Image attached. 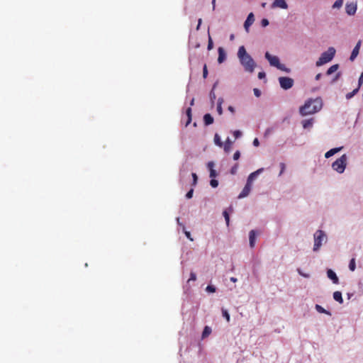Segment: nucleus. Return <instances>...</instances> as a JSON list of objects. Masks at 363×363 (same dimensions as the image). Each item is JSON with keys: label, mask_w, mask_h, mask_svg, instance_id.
I'll list each match as a JSON object with an SVG mask.
<instances>
[{"label": "nucleus", "mask_w": 363, "mask_h": 363, "mask_svg": "<svg viewBox=\"0 0 363 363\" xmlns=\"http://www.w3.org/2000/svg\"><path fill=\"white\" fill-rule=\"evenodd\" d=\"M237 55L245 71L252 73L256 67V63L253 58L247 52L243 45L239 48Z\"/></svg>", "instance_id": "nucleus-1"}, {"label": "nucleus", "mask_w": 363, "mask_h": 363, "mask_svg": "<svg viewBox=\"0 0 363 363\" xmlns=\"http://www.w3.org/2000/svg\"><path fill=\"white\" fill-rule=\"evenodd\" d=\"M322 108V102L320 99H310L305 103V104L300 108V113L302 116H306L310 114H313L318 111H320Z\"/></svg>", "instance_id": "nucleus-2"}, {"label": "nucleus", "mask_w": 363, "mask_h": 363, "mask_svg": "<svg viewBox=\"0 0 363 363\" xmlns=\"http://www.w3.org/2000/svg\"><path fill=\"white\" fill-rule=\"evenodd\" d=\"M335 52L336 51L334 48H329L327 51L321 54L320 57L315 63L316 66L320 67L325 63L330 62L333 59L335 55Z\"/></svg>", "instance_id": "nucleus-3"}, {"label": "nucleus", "mask_w": 363, "mask_h": 363, "mask_svg": "<svg viewBox=\"0 0 363 363\" xmlns=\"http://www.w3.org/2000/svg\"><path fill=\"white\" fill-rule=\"evenodd\" d=\"M314 245L313 250L318 251L322 245L323 242H326L327 237L325 233L321 230H318L314 233Z\"/></svg>", "instance_id": "nucleus-4"}, {"label": "nucleus", "mask_w": 363, "mask_h": 363, "mask_svg": "<svg viewBox=\"0 0 363 363\" xmlns=\"http://www.w3.org/2000/svg\"><path fill=\"white\" fill-rule=\"evenodd\" d=\"M347 159L346 155H342L332 164L333 169L338 173H342L347 165Z\"/></svg>", "instance_id": "nucleus-5"}, {"label": "nucleus", "mask_w": 363, "mask_h": 363, "mask_svg": "<svg viewBox=\"0 0 363 363\" xmlns=\"http://www.w3.org/2000/svg\"><path fill=\"white\" fill-rule=\"evenodd\" d=\"M279 82L280 86L284 90L291 89L294 84V79L288 77H280L279 78Z\"/></svg>", "instance_id": "nucleus-6"}, {"label": "nucleus", "mask_w": 363, "mask_h": 363, "mask_svg": "<svg viewBox=\"0 0 363 363\" xmlns=\"http://www.w3.org/2000/svg\"><path fill=\"white\" fill-rule=\"evenodd\" d=\"M265 57L269 61L271 66L277 67L278 65H279V59L277 56H273L269 54V52H267L265 53Z\"/></svg>", "instance_id": "nucleus-7"}, {"label": "nucleus", "mask_w": 363, "mask_h": 363, "mask_svg": "<svg viewBox=\"0 0 363 363\" xmlns=\"http://www.w3.org/2000/svg\"><path fill=\"white\" fill-rule=\"evenodd\" d=\"M357 4L354 2L347 3L345 6V11L348 15H354L357 11Z\"/></svg>", "instance_id": "nucleus-8"}, {"label": "nucleus", "mask_w": 363, "mask_h": 363, "mask_svg": "<svg viewBox=\"0 0 363 363\" xmlns=\"http://www.w3.org/2000/svg\"><path fill=\"white\" fill-rule=\"evenodd\" d=\"M361 43H362L361 40H359L357 42V43L356 44L355 47L354 48V49L351 53L350 57V60L351 61H354L355 60V58L357 57V55H359V49L361 47Z\"/></svg>", "instance_id": "nucleus-9"}, {"label": "nucleus", "mask_w": 363, "mask_h": 363, "mask_svg": "<svg viewBox=\"0 0 363 363\" xmlns=\"http://www.w3.org/2000/svg\"><path fill=\"white\" fill-rule=\"evenodd\" d=\"M251 189H252V184L247 182L245 187L243 188V189L239 194L238 198L242 199V198H244V197H246L247 196H248V194H250V192L251 191Z\"/></svg>", "instance_id": "nucleus-10"}, {"label": "nucleus", "mask_w": 363, "mask_h": 363, "mask_svg": "<svg viewBox=\"0 0 363 363\" xmlns=\"http://www.w3.org/2000/svg\"><path fill=\"white\" fill-rule=\"evenodd\" d=\"M276 7L286 9L288 8V5L285 0H275L272 4V8Z\"/></svg>", "instance_id": "nucleus-11"}, {"label": "nucleus", "mask_w": 363, "mask_h": 363, "mask_svg": "<svg viewBox=\"0 0 363 363\" xmlns=\"http://www.w3.org/2000/svg\"><path fill=\"white\" fill-rule=\"evenodd\" d=\"M264 171L263 168L258 169L255 172L251 173L247 178V182L252 184L253 181L255 179V178L262 172Z\"/></svg>", "instance_id": "nucleus-12"}, {"label": "nucleus", "mask_w": 363, "mask_h": 363, "mask_svg": "<svg viewBox=\"0 0 363 363\" xmlns=\"http://www.w3.org/2000/svg\"><path fill=\"white\" fill-rule=\"evenodd\" d=\"M218 62L219 64H221L226 59V53L225 52V50L222 47L218 48Z\"/></svg>", "instance_id": "nucleus-13"}, {"label": "nucleus", "mask_w": 363, "mask_h": 363, "mask_svg": "<svg viewBox=\"0 0 363 363\" xmlns=\"http://www.w3.org/2000/svg\"><path fill=\"white\" fill-rule=\"evenodd\" d=\"M254 14L252 13H250L244 23V27L247 31H248L249 27L254 23Z\"/></svg>", "instance_id": "nucleus-14"}, {"label": "nucleus", "mask_w": 363, "mask_h": 363, "mask_svg": "<svg viewBox=\"0 0 363 363\" xmlns=\"http://www.w3.org/2000/svg\"><path fill=\"white\" fill-rule=\"evenodd\" d=\"M327 275H328V277L330 279H331L334 284H337L339 283L338 277H337L336 274L332 269H328L327 271Z\"/></svg>", "instance_id": "nucleus-15"}, {"label": "nucleus", "mask_w": 363, "mask_h": 363, "mask_svg": "<svg viewBox=\"0 0 363 363\" xmlns=\"http://www.w3.org/2000/svg\"><path fill=\"white\" fill-rule=\"evenodd\" d=\"M215 164L213 162H208L207 164V167L210 171V177L213 178L217 176L216 170L213 169Z\"/></svg>", "instance_id": "nucleus-16"}, {"label": "nucleus", "mask_w": 363, "mask_h": 363, "mask_svg": "<svg viewBox=\"0 0 363 363\" xmlns=\"http://www.w3.org/2000/svg\"><path fill=\"white\" fill-rule=\"evenodd\" d=\"M342 149V147H335V148L330 149L329 151H328V152L325 154V158H329V157H330L331 156H333V155H335V154H336L337 152H340Z\"/></svg>", "instance_id": "nucleus-17"}, {"label": "nucleus", "mask_w": 363, "mask_h": 363, "mask_svg": "<svg viewBox=\"0 0 363 363\" xmlns=\"http://www.w3.org/2000/svg\"><path fill=\"white\" fill-rule=\"evenodd\" d=\"M255 239H256L255 231L254 230H252L250 232V234H249L250 246L251 247H255Z\"/></svg>", "instance_id": "nucleus-18"}, {"label": "nucleus", "mask_w": 363, "mask_h": 363, "mask_svg": "<svg viewBox=\"0 0 363 363\" xmlns=\"http://www.w3.org/2000/svg\"><path fill=\"white\" fill-rule=\"evenodd\" d=\"M203 122L206 125H209L213 123V118L210 113H206L203 116Z\"/></svg>", "instance_id": "nucleus-19"}, {"label": "nucleus", "mask_w": 363, "mask_h": 363, "mask_svg": "<svg viewBox=\"0 0 363 363\" xmlns=\"http://www.w3.org/2000/svg\"><path fill=\"white\" fill-rule=\"evenodd\" d=\"M333 298L339 302L340 303H343V299H342V293L340 291H335L333 293Z\"/></svg>", "instance_id": "nucleus-20"}, {"label": "nucleus", "mask_w": 363, "mask_h": 363, "mask_svg": "<svg viewBox=\"0 0 363 363\" xmlns=\"http://www.w3.org/2000/svg\"><path fill=\"white\" fill-rule=\"evenodd\" d=\"M191 111H191V107L188 108L186 109V115L187 116V121H186V126H187L191 122V117H192Z\"/></svg>", "instance_id": "nucleus-21"}, {"label": "nucleus", "mask_w": 363, "mask_h": 363, "mask_svg": "<svg viewBox=\"0 0 363 363\" xmlns=\"http://www.w3.org/2000/svg\"><path fill=\"white\" fill-rule=\"evenodd\" d=\"M211 328L209 326H205L202 333V338L204 339L207 337L211 333Z\"/></svg>", "instance_id": "nucleus-22"}, {"label": "nucleus", "mask_w": 363, "mask_h": 363, "mask_svg": "<svg viewBox=\"0 0 363 363\" xmlns=\"http://www.w3.org/2000/svg\"><path fill=\"white\" fill-rule=\"evenodd\" d=\"M339 65L337 64L332 65L329 69L327 70L326 74L327 75H330L331 74L334 73L338 69Z\"/></svg>", "instance_id": "nucleus-23"}, {"label": "nucleus", "mask_w": 363, "mask_h": 363, "mask_svg": "<svg viewBox=\"0 0 363 363\" xmlns=\"http://www.w3.org/2000/svg\"><path fill=\"white\" fill-rule=\"evenodd\" d=\"M232 143H233L232 141L229 138H228L226 140L224 147H223L225 152H228L230 150Z\"/></svg>", "instance_id": "nucleus-24"}, {"label": "nucleus", "mask_w": 363, "mask_h": 363, "mask_svg": "<svg viewBox=\"0 0 363 363\" xmlns=\"http://www.w3.org/2000/svg\"><path fill=\"white\" fill-rule=\"evenodd\" d=\"M303 127L304 128H311L313 125V120L308 119V120H304L302 122Z\"/></svg>", "instance_id": "nucleus-25"}, {"label": "nucleus", "mask_w": 363, "mask_h": 363, "mask_svg": "<svg viewBox=\"0 0 363 363\" xmlns=\"http://www.w3.org/2000/svg\"><path fill=\"white\" fill-rule=\"evenodd\" d=\"M214 143L216 145L219 146V147H223V144L222 143V141L220 140V136L218 135V133H216L215 134V136H214Z\"/></svg>", "instance_id": "nucleus-26"}, {"label": "nucleus", "mask_w": 363, "mask_h": 363, "mask_svg": "<svg viewBox=\"0 0 363 363\" xmlns=\"http://www.w3.org/2000/svg\"><path fill=\"white\" fill-rule=\"evenodd\" d=\"M277 68L286 73H289L291 72V69L289 68H287L284 64H281L280 62L279 65H277Z\"/></svg>", "instance_id": "nucleus-27"}, {"label": "nucleus", "mask_w": 363, "mask_h": 363, "mask_svg": "<svg viewBox=\"0 0 363 363\" xmlns=\"http://www.w3.org/2000/svg\"><path fill=\"white\" fill-rule=\"evenodd\" d=\"M358 91H359V87L354 89L352 92L347 93L346 94L347 99H350L351 98H352L358 92Z\"/></svg>", "instance_id": "nucleus-28"}, {"label": "nucleus", "mask_w": 363, "mask_h": 363, "mask_svg": "<svg viewBox=\"0 0 363 363\" xmlns=\"http://www.w3.org/2000/svg\"><path fill=\"white\" fill-rule=\"evenodd\" d=\"M349 268L351 271H354L356 268L355 259L352 258L349 264Z\"/></svg>", "instance_id": "nucleus-29"}, {"label": "nucleus", "mask_w": 363, "mask_h": 363, "mask_svg": "<svg viewBox=\"0 0 363 363\" xmlns=\"http://www.w3.org/2000/svg\"><path fill=\"white\" fill-rule=\"evenodd\" d=\"M213 48V40L210 35V34L208 33V46H207V48L208 50H212Z\"/></svg>", "instance_id": "nucleus-30"}, {"label": "nucleus", "mask_w": 363, "mask_h": 363, "mask_svg": "<svg viewBox=\"0 0 363 363\" xmlns=\"http://www.w3.org/2000/svg\"><path fill=\"white\" fill-rule=\"evenodd\" d=\"M343 4V0H336L333 6V8L339 9Z\"/></svg>", "instance_id": "nucleus-31"}, {"label": "nucleus", "mask_w": 363, "mask_h": 363, "mask_svg": "<svg viewBox=\"0 0 363 363\" xmlns=\"http://www.w3.org/2000/svg\"><path fill=\"white\" fill-rule=\"evenodd\" d=\"M222 313H223V316L225 318L227 322H229L230 321V315H229L228 312L227 311V310L222 309Z\"/></svg>", "instance_id": "nucleus-32"}, {"label": "nucleus", "mask_w": 363, "mask_h": 363, "mask_svg": "<svg viewBox=\"0 0 363 363\" xmlns=\"http://www.w3.org/2000/svg\"><path fill=\"white\" fill-rule=\"evenodd\" d=\"M223 214V216H224L225 220L226 221V224H227V225H229V221H230L229 214H228V213L226 211H224Z\"/></svg>", "instance_id": "nucleus-33"}, {"label": "nucleus", "mask_w": 363, "mask_h": 363, "mask_svg": "<svg viewBox=\"0 0 363 363\" xmlns=\"http://www.w3.org/2000/svg\"><path fill=\"white\" fill-rule=\"evenodd\" d=\"M206 290L210 293H214L216 291V287L213 285L207 286Z\"/></svg>", "instance_id": "nucleus-34"}, {"label": "nucleus", "mask_w": 363, "mask_h": 363, "mask_svg": "<svg viewBox=\"0 0 363 363\" xmlns=\"http://www.w3.org/2000/svg\"><path fill=\"white\" fill-rule=\"evenodd\" d=\"M191 176H192V178H193V184H192V185L193 186H196V184H197L198 177H197L196 173H192Z\"/></svg>", "instance_id": "nucleus-35"}, {"label": "nucleus", "mask_w": 363, "mask_h": 363, "mask_svg": "<svg viewBox=\"0 0 363 363\" xmlns=\"http://www.w3.org/2000/svg\"><path fill=\"white\" fill-rule=\"evenodd\" d=\"M210 184L212 187L216 188L218 185V182L216 179H211L210 181Z\"/></svg>", "instance_id": "nucleus-36"}, {"label": "nucleus", "mask_w": 363, "mask_h": 363, "mask_svg": "<svg viewBox=\"0 0 363 363\" xmlns=\"http://www.w3.org/2000/svg\"><path fill=\"white\" fill-rule=\"evenodd\" d=\"M196 275L194 272H191L190 273V278L189 279L188 282H189L190 281H196Z\"/></svg>", "instance_id": "nucleus-37"}, {"label": "nucleus", "mask_w": 363, "mask_h": 363, "mask_svg": "<svg viewBox=\"0 0 363 363\" xmlns=\"http://www.w3.org/2000/svg\"><path fill=\"white\" fill-rule=\"evenodd\" d=\"M193 194H194V189H191L186 194V199H191L192 196H193Z\"/></svg>", "instance_id": "nucleus-38"}, {"label": "nucleus", "mask_w": 363, "mask_h": 363, "mask_svg": "<svg viewBox=\"0 0 363 363\" xmlns=\"http://www.w3.org/2000/svg\"><path fill=\"white\" fill-rule=\"evenodd\" d=\"M315 308L316 310L319 312V313H326V311L323 308L321 307L319 305H316L315 306Z\"/></svg>", "instance_id": "nucleus-39"}, {"label": "nucleus", "mask_w": 363, "mask_h": 363, "mask_svg": "<svg viewBox=\"0 0 363 363\" xmlns=\"http://www.w3.org/2000/svg\"><path fill=\"white\" fill-rule=\"evenodd\" d=\"M238 164H235L230 169V173L232 174H235L236 172H237V170H238Z\"/></svg>", "instance_id": "nucleus-40"}, {"label": "nucleus", "mask_w": 363, "mask_h": 363, "mask_svg": "<svg viewBox=\"0 0 363 363\" xmlns=\"http://www.w3.org/2000/svg\"><path fill=\"white\" fill-rule=\"evenodd\" d=\"M208 76V69H207V67L206 65H205L204 67H203V77L204 79H206Z\"/></svg>", "instance_id": "nucleus-41"}, {"label": "nucleus", "mask_w": 363, "mask_h": 363, "mask_svg": "<svg viewBox=\"0 0 363 363\" xmlns=\"http://www.w3.org/2000/svg\"><path fill=\"white\" fill-rule=\"evenodd\" d=\"M280 167H281V171L279 172V176L281 175L285 170V168H286L285 164L283 162L280 163Z\"/></svg>", "instance_id": "nucleus-42"}, {"label": "nucleus", "mask_w": 363, "mask_h": 363, "mask_svg": "<svg viewBox=\"0 0 363 363\" xmlns=\"http://www.w3.org/2000/svg\"><path fill=\"white\" fill-rule=\"evenodd\" d=\"M240 151L237 150V151L234 153V155H233V159H234L235 160H238L240 158Z\"/></svg>", "instance_id": "nucleus-43"}, {"label": "nucleus", "mask_w": 363, "mask_h": 363, "mask_svg": "<svg viewBox=\"0 0 363 363\" xmlns=\"http://www.w3.org/2000/svg\"><path fill=\"white\" fill-rule=\"evenodd\" d=\"M242 135L241 132L240 130H235L233 132V135L235 136V138H238L239 137H240Z\"/></svg>", "instance_id": "nucleus-44"}, {"label": "nucleus", "mask_w": 363, "mask_h": 363, "mask_svg": "<svg viewBox=\"0 0 363 363\" xmlns=\"http://www.w3.org/2000/svg\"><path fill=\"white\" fill-rule=\"evenodd\" d=\"M359 82L358 83L359 84H358V87L359 88L362 86V83H363V72L361 74V75H360V77L359 78V82Z\"/></svg>", "instance_id": "nucleus-45"}, {"label": "nucleus", "mask_w": 363, "mask_h": 363, "mask_svg": "<svg viewBox=\"0 0 363 363\" xmlns=\"http://www.w3.org/2000/svg\"><path fill=\"white\" fill-rule=\"evenodd\" d=\"M253 91H254V94H255V95L257 97L260 96V95H261V91H260L258 89L255 88V89H254V90H253Z\"/></svg>", "instance_id": "nucleus-46"}, {"label": "nucleus", "mask_w": 363, "mask_h": 363, "mask_svg": "<svg viewBox=\"0 0 363 363\" xmlns=\"http://www.w3.org/2000/svg\"><path fill=\"white\" fill-rule=\"evenodd\" d=\"M269 25V21L266 18L262 20V26L265 27Z\"/></svg>", "instance_id": "nucleus-47"}, {"label": "nucleus", "mask_w": 363, "mask_h": 363, "mask_svg": "<svg viewBox=\"0 0 363 363\" xmlns=\"http://www.w3.org/2000/svg\"><path fill=\"white\" fill-rule=\"evenodd\" d=\"M184 234L186 236L188 239H189L191 241H193V238L191 237V233L189 231L184 230Z\"/></svg>", "instance_id": "nucleus-48"}, {"label": "nucleus", "mask_w": 363, "mask_h": 363, "mask_svg": "<svg viewBox=\"0 0 363 363\" xmlns=\"http://www.w3.org/2000/svg\"><path fill=\"white\" fill-rule=\"evenodd\" d=\"M217 111H218V113L219 115H221L223 113V109H222V106H220V104H218Z\"/></svg>", "instance_id": "nucleus-49"}, {"label": "nucleus", "mask_w": 363, "mask_h": 363, "mask_svg": "<svg viewBox=\"0 0 363 363\" xmlns=\"http://www.w3.org/2000/svg\"><path fill=\"white\" fill-rule=\"evenodd\" d=\"M265 76H266V74L264 72H260L258 73V78L260 79L264 78Z\"/></svg>", "instance_id": "nucleus-50"}, {"label": "nucleus", "mask_w": 363, "mask_h": 363, "mask_svg": "<svg viewBox=\"0 0 363 363\" xmlns=\"http://www.w3.org/2000/svg\"><path fill=\"white\" fill-rule=\"evenodd\" d=\"M259 142L258 139L255 138L253 140V145L255 147H257V146H259Z\"/></svg>", "instance_id": "nucleus-51"}, {"label": "nucleus", "mask_w": 363, "mask_h": 363, "mask_svg": "<svg viewBox=\"0 0 363 363\" xmlns=\"http://www.w3.org/2000/svg\"><path fill=\"white\" fill-rule=\"evenodd\" d=\"M210 97L212 101H213L216 99V94L213 91H211L210 93Z\"/></svg>", "instance_id": "nucleus-52"}, {"label": "nucleus", "mask_w": 363, "mask_h": 363, "mask_svg": "<svg viewBox=\"0 0 363 363\" xmlns=\"http://www.w3.org/2000/svg\"><path fill=\"white\" fill-rule=\"evenodd\" d=\"M202 23V19L201 18H199V21H198V25L196 26V30H199L200 26H201V24Z\"/></svg>", "instance_id": "nucleus-53"}, {"label": "nucleus", "mask_w": 363, "mask_h": 363, "mask_svg": "<svg viewBox=\"0 0 363 363\" xmlns=\"http://www.w3.org/2000/svg\"><path fill=\"white\" fill-rule=\"evenodd\" d=\"M228 111H230L231 113H235V108L232 106H229L228 108Z\"/></svg>", "instance_id": "nucleus-54"}, {"label": "nucleus", "mask_w": 363, "mask_h": 363, "mask_svg": "<svg viewBox=\"0 0 363 363\" xmlns=\"http://www.w3.org/2000/svg\"><path fill=\"white\" fill-rule=\"evenodd\" d=\"M298 273H299L301 276H303V277H309V275H308V274H306L302 273V272L300 271V269H298Z\"/></svg>", "instance_id": "nucleus-55"}, {"label": "nucleus", "mask_w": 363, "mask_h": 363, "mask_svg": "<svg viewBox=\"0 0 363 363\" xmlns=\"http://www.w3.org/2000/svg\"><path fill=\"white\" fill-rule=\"evenodd\" d=\"M216 0H212V9L213 11L216 9Z\"/></svg>", "instance_id": "nucleus-56"}, {"label": "nucleus", "mask_w": 363, "mask_h": 363, "mask_svg": "<svg viewBox=\"0 0 363 363\" xmlns=\"http://www.w3.org/2000/svg\"><path fill=\"white\" fill-rule=\"evenodd\" d=\"M320 77H321V74L318 73L316 74L315 79V80H319L320 79Z\"/></svg>", "instance_id": "nucleus-57"}, {"label": "nucleus", "mask_w": 363, "mask_h": 363, "mask_svg": "<svg viewBox=\"0 0 363 363\" xmlns=\"http://www.w3.org/2000/svg\"><path fill=\"white\" fill-rule=\"evenodd\" d=\"M223 102V99L222 98H219L218 100V104H220V106H222Z\"/></svg>", "instance_id": "nucleus-58"}, {"label": "nucleus", "mask_w": 363, "mask_h": 363, "mask_svg": "<svg viewBox=\"0 0 363 363\" xmlns=\"http://www.w3.org/2000/svg\"><path fill=\"white\" fill-rule=\"evenodd\" d=\"M194 99H192L191 100L190 105H191V106H194Z\"/></svg>", "instance_id": "nucleus-59"}, {"label": "nucleus", "mask_w": 363, "mask_h": 363, "mask_svg": "<svg viewBox=\"0 0 363 363\" xmlns=\"http://www.w3.org/2000/svg\"><path fill=\"white\" fill-rule=\"evenodd\" d=\"M230 280L233 281V282H235L237 281V279L236 278H234V277H231L230 278Z\"/></svg>", "instance_id": "nucleus-60"}, {"label": "nucleus", "mask_w": 363, "mask_h": 363, "mask_svg": "<svg viewBox=\"0 0 363 363\" xmlns=\"http://www.w3.org/2000/svg\"><path fill=\"white\" fill-rule=\"evenodd\" d=\"M230 39L231 40H233L234 39V35L233 34H231L230 36Z\"/></svg>", "instance_id": "nucleus-61"}, {"label": "nucleus", "mask_w": 363, "mask_h": 363, "mask_svg": "<svg viewBox=\"0 0 363 363\" xmlns=\"http://www.w3.org/2000/svg\"><path fill=\"white\" fill-rule=\"evenodd\" d=\"M265 5H266V3H263L262 6V7H264Z\"/></svg>", "instance_id": "nucleus-62"}, {"label": "nucleus", "mask_w": 363, "mask_h": 363, "mask_svg": "<svg viewBox=\"0 0 363 363\" xmlns=\"http://www.w3.org/2000/svg\"><path fill=\"white\" fill-rule=\"evenodd\" d=\"M339 76H340V74H337V77H336V79H337V77H339Z\"/></svg>", "instance_id": "nucleus-63"}]
</instances>
